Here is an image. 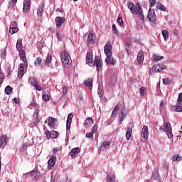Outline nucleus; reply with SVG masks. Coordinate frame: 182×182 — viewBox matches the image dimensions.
<instances>
[{
  "label": "nucleus",
  "instance_id": "obj_36",
  "mask_svg": "<svg viewBox=\"0 0 182 182\" xmlns=\"http://www.w3.org/2000/svg\"><path fill=\"white\" fill-rule=\"evenodd\" d=\"M114 175L109 173L107 176V182H114Z\"/></svg>",
  "mask_w": 182,
  "mask_h": 182
},
{
  "label": "nucleus",
  "instance_id": "obj_4",
  "mask_svg": "<svg viewBox=\"0 0 182 182\" xmlns=\"http://www.w3.org/2000/svg\"><path fill=\"white\" fill-rule=\"evenodd\" d=\"M159 130L165 132L168 139H173V128L169 122L164 123V125L159 127Z\"/></svg>",
  "mask_w": 182,
  "mask_h": 182
},
{
  "label": "nucleus",
  "instance_id": "obj_8",
  "mask_svg": "<svg viewBox=\"0 0 182 182\" xmlns=\"http://www.w3.org/2000/svg\"><path fill=\"white\" fill-rule=\"evenodd\" d=\"M58 123V119L53 117H48V125L52 129L56 128V124Z\"/></svg>",
  "mask_w": 182,
  "mask_h": 182
},
{
  "label": "nucleus",
  "instance_id": "obj_35",
  "mask_svg": "<svg viewBox=\"0 0 182 182\" xmlns=\"http://www.w3.org/2000/svg\"><path fill=\"white\" fill-rule=\"evenodd\" d=\"M173 161H182V156L180 155H175L172 157Z\"/></svg>",
  "mask_w": 182,
  "mask_h": 182
},
{
  "label": "nucleus",
  "instance_id": "obj_29",
  "mask_svg": "<svg viewBox=\"0 0 182 182\" xmlns=\"http://www.w3.org/2000/svg\"><path fill=\"white\" fill-rule=\"evenodd\" d=\"M92 124H93V119L92 118H87L84 122V125L86 127H90V126H92Z\"/></svg>",
  "mask_w": 182,
  "mask_h": 182
},
{
  "label": "nucleus",
  "instance_id": "obj_22",
  "mask_svg": "<svg viewBox=\"0 0 182 182\" xmlns=\"http://www.w3.org/2000/svg\"><path fill=\"white\" fill-rule=\"evenodd\" d=\"M42 99L44 102H49L50 100V93L43 91Z\"/></svg>",
  "mask_w": 182,
  "mask_h": 182
},
{
  "label": "nucleus",
  "instance_id": "obj_42",
  "mask_svg": "<svg viewBox=\"0 0 182 182\" xmlns=\"http://www.w3.org/2000/svg\"><path fill=\"white\" fill-rule=\"evenodd\" d=\"M163 83H164V85H170L171 83V78H164V79H163Z\"/></svg>",
  "mask_w": 182,
  "mask_h": 182
},
{
  "label": "nucleus",
  "instance_id": "obj_46",
  "mask_svg": "<svg viewBox=\"0 0 182 182\" xmlns=\"http://www.w3.org/2000/svg\"><path fill=\"white\" fill-rule=\"evenodd\" d=\"M93 134H95L92 132H87L86 134V137L87 139H93Z\"/></svg>",
  "mask_w": 182,
  "mask_h": 182
},
{
  "label": "nucleus",
  "instance_id": "obj_38",
  "mask_svg": "<svg viewBox=\"0 0 182 182\" xmlns=\"http://www.w3.org/2000/svg\"><path fill=\"white\" fill-rule=\"evenodd\" d=\"M42 63V58H37L34 62V65L36 66H39Z\"/></svg>",
  "mask_w": 182,
  "mask_h": 182
},
{
  "label": "nucleus",
  "instance_id": "obj_32",
  "mask_svg": "<svg viewBox=\"0 0 182 182\" xmlns=\"http://www.w3.org/2000/svg\"><path fill=\"white\" fill-rule=\"evenodd\" d=\"M105 61L107 63H110V65H114L116 63V60L114 58H112V56H109V58L107 57Z\"/></svg>",
  "mask_w": 182,
  "mask_h": 182
},
{
  "label": "nucleus",
  "instance_id": "obj_15",
  "mask_svg": "<svg viewBox=\"0 0 182 182\" xmlns=\"http://www.w3.org/2000/svg\"><path fill=\"white\" fill-rule=\"evenodd\" d=\"M55 21L56 26L58 28H60L62 26V23H65V19L64 17L57 16Z\"/></svg>",
  "mask_w": 182,
  "mask_h": 182
},
{
  "label": "nucleus",
  "instance_id": "obj_3",
  "mask_svg": "<svg viewBox=\"0 0 182 182\" xmlns=\"http://www.w3.org/2000/svg\"><path fill=\"white\" fill-rule=\"evenodd\" d=\"M61 62L66 68H70L72 66V58L69 53L67 51L61 52Z\"/></svg>",
  "mask_w": 182,
  "mask_h": 182
},
{
  "label": "nucleus",
  "instance_id": "obj_50",
  "mask_svg": "<svg viewBox=\"0 0 182 182\" xmlns=\"http://www.w3.org/2000/svg\"><path fill=\"white\" fill-rule=\"evenodd\" d=\"M36 90H38V92H41V90H42V87H41V85H39V84H38V82L33 86Z\"/></svg>",
  "mask_w": 182,
  "mask_h": 182
},
{
  "label": "nucleus",
  "instance_id": "obj_11",
  "mask_svg": "<svg viewBox=\"0 0 182 182\" xmlns=\"http://www.w3.org/2000/svg\"><path fill=\"white\" fill-rule=\"evenodd\" d=\"M133 133V124H129L127 128L126 132V139L127 140H129L132 138V134Z\"/></svg>",
  "mask_w": 182,
  "mask_h": 182
},
{
  "label": "nucleus",
  "instance_id": "obj_28",
  "mask_svg": "<svg viewBox=\"0 0 182 182\" xmlns=\"http://www.w3.org/2000/svg\"><path fill=\"white\" fill-rule=\"evenodd\" d=\"M16 48L18 52H21V50H23L22 49V39L19 38L17 40Z\"/></svg>",
  "mask_w": 182,
  "mask_h": 182
},
{
  "label": "nucleus",
  "instance_id": "obj_2",
  "mask_svg": "<svg viewBox=\"0 0 182 182\" xmlns=\"http://www.w3.org/2000/svg\"><path fill=\"white\" fill-rule=\"evenodd\" d=\"M86 62L89 66L96 65L97 72L102 70V60L99 59V57H96L95 62H93V54L91 52L87 53Z\"/></svg>",
  "mask_w": 182,
  "mask_h": 182
},
{
  "label": "nucleus",
  "instance_id": "obj_21",
  "mask_svg": "<svg viewBox=\"0 0 182 182\" xmlns=\"http://www.w3.org/2000/svg\"><path fill=\"white\" fill-rule=\"evenodd\" d=\"M84 84L87 87H90V89H92V87H93V78H87V80H85Z\"/></svg>",
  "mask_w": 182,
  "mask_h": 182
},
{
  "label": "nucleus",
  "instance_id": "obj_7",
  "mask_svg": "<svg viewBox=\"0 0 182 182\" xmlns=\"http://www.w3.org/2000/svg\"><path fill=\"white\" fill-rule=\"evenodd\" d=\"M31 5H32V2L31 1V0L23 1V14H28L29 11H31Z\"/></svg>",
  "mask_w": 182,
  "mask_h": 182
},
{
  "label": "nucleus",
  "instance_id": "obj_25",
  "mask_svg": "<svg viewBox=\"0 0 182 182\" xmlns=\"http://www.w3.org/2000/svg\"><path fill=\"white\" fill-rule=\"evenodd\" d=\"M79 153H80V149L79 148H73L70 152V156L71 157H75V156H76V154H79Z\"/></svg>",
  "mask_w": 182,
  "mask_h": 182
},
{
  "label": "nucleus",
  "instance_id": "obj_26",
  "mask_svg": "<svg viewBox=\"0 0 182 182\" xmlns=\"http://www.w3.org/2000/svg\"><path fill=\"white\" fill-rule=\"evenodd\" d=\"M161 34H162V36H163L164 41H168V37L170 36V33L167 30H166V29L163 30L161 31Z\"/></svg>",
  "mask_w": 182,
  "mask_h": 182
},
{
  "label": "nucleus",
  "instance_id": "obj_55",
  "mask_svg": "<svg viewBox=\"0 0 182 182\" xmlns=\"http://www.w3.org/2000/svg\"><path fill=\"white\" fill-rule=\"evenodd\" d=\"M159 108L161 110H164V101L161 102Z\"/></svg>",
  "mask_w": 182,
  "mask_h": 182
},
{
  "label": "nucleus",
  "instance_id": "obj_53",
  "mask_svg": "<svg viewBox=\"0 0 182 182\" xmlns=\"http://www.w3.org/2000/svg\"><path fill=\"white\" fill-rule=\"evenodd\" d=\"M18 2V0H11V1L10 2V4H11V6H16V3Z\"/></svg>",
  "mask_w": 182,
  "mask_h": 182
},
{
  "label": "nucleus",
  "instance_id": "obj_27",
  "mask_svg": "<svg viewBox=\"0 0 182 182\" xmlns=\"http://www.w3.org/2000/svg\"><path fill=\"white\" fill-rule=\"evenodd\" d=\"M12 25H16V22H14L11 24V27L9 28V32L11 35H14V33H16L18 32V28L16 27H12Z\"/></svg>",
  "mask_w": 182,
  "mask_h": 182
},
{
  "label": "nucleus",
  "instance_id": "obj_41",
  "mask_svg": "<svg viewBox=\"0 0 182 182\" xmlns=\"http://www.w3.org/2000/svg\"><path fill=\"white\" fill-rule=\"evenodd\" d=\"M110 146V141H105L103 142V144L101 146V149H105L106 147H109Z\"/></svg>",
  "mask_w": 182,
  "mask_h": 182
},
{
  "label": "nucleus",
  "instance_id": "obj_37",
  "mask_svg": "<svg viewBox=\"0 0 182 182\" xmlns=\"http://www.w3.org/2000/svg\"><path fill=\"white\" fill-rule=\"evenodd\" d=\"M6 95H10L12 93V87L9 85L6 86L5 88Z\"/></svg>",
  "mask_w": 182,
  "mask_h": 182
},
{
  "label": "nucleus",
  "instance_id": "obj_9",
  "mask_svg": "<svg viewBox=\"0 0 182 182\" xmlns=\"http://www.w3.org/2000/svg\"><path fill=\"white\" fill-rule=\"evenodd\" d=\"M112 49H113V48L110 43H107L105 46L104 51L107 58H110V56H112Z\"/></svg>",
  "mask_w": 182,
  "mask_h": 182
},
{
  "label": "nucleus",
  "instance_id": "obj_40",
  "mask_svg": "<svg viewBox=\"0 0 182 182\" xmlns=\"http://www.w3.org/2000/svg\"><path fill=\"white\" fill-rule=\"evenodd\" d=\"M159 68V72H163V70H166L167 69V66L164 64H158Z\"/></svg>",
  "mask_w": 182,
  "mask_h": 182
},
{
  "label": "nucleus",
  "instance_id": "obj_10",
  "mask_svg": "<svg viewBox=\"0 0 182 182\" xmlns=\"http://www.w3.org/2000/svg\"><path fill=\"white\" fill-rule=\"evenodd\" d=\"M55 164H56V156H53L48 161V170H52L55 167Z\"/></svg>",
  "mask_w": 182,
  "mask_h": 182
},
{
  "label": "nucleus",
  "instance_id": "obj_63",
  "mask_svg": "<svg viewBox=\"0 0 182 182\" xmlns=\"http://www.w3.org/2000/svg\"><path fill=\"white\" fill-rule=\"evenodd\" d=\"M31 106L36 107V102H33L31 104Z\"/></svg>",
  "mask_w": 182,
  "mask_h": 182
},
{
  "label": "nucleus",
  "instance_id": "obj_17",
  "mask_svg": "<svg viewBox=\"0 0 182 182\" xmlns=\"http://www.w3.org/2000/svg\"><path fill=\"white\" fill-rule=\"evenodd\" d=\"M171 112H182V104L176 102V105H172L171 107Z\"/></svg>",
  "mask_w": 182,
  "mask_h": 182
},
{
  "label": "nucleus",
  "instance_id": "obj_44",
  "mask_svg": "<svg viewBox=\"0 0 182 182\" xmlns=\"http://www.w3.org/2000/svg\"><path fill=\"white\" fill-rule=\"evenodd\" d=\"M177 102L178 105H182V92L178 95Z\"/></svg>",
  "mask_w": 182,
  "mask_h": 182
},
{
  "label": "nucleus",
  "instance_id": "obj_60",
  "mask_svg": "<svg viewBox=\"0 0 182 182\" xmlns=\"http://www.w3.org/2000/svg\"><path fill=\"white\" fill-rule=\"evenodd\" d=\"M5 145L0 141V149H4Z\"/></svg>",
  "mask_w": 182,
  "mask_h": 182
},
{
  "label": "nucleus",
  "instance_id": "obj_39",
  "mask_svg": "<svg viewBox=\"0 0 182 182\" xmlns=\"http://www.w3.org/2000/svg\"><path fill=\"white\" fill-rule=\"evenodd\" d=\"M125 117H126V115H124V112H122L119 117V123L120 124L123 123V120H124Z\"/></svg>",
  "mask_w": 182,
  "mask_h": 182
},
{
  "label": "nucleus",
  "instance_id": "obj_54",
  "mask_svg": "<svg viewBox=\"0 0 182 182\" xmlns=\"http://www.w3.org/2000/svg\"><path fill=\"white\" fill-rule=\"evenodd\" d=\"M96 132H97V125H94L92 127V132L95 134Z\"/></svg>",
  "mask_w": 182,
  "mask_h": 182
},
{
  "label": "nucleus",
  "instance_id": "obj_34",
  "mask_svg": "<svg viewBox=\"0 0 182 182\" xmlns=\"http://www.w3.org/2000/svg\"><path fill=\"white\" fill-rule=\"evenodd\" d=\"M159 68V64L154 65L151 70V72H152V73H157V72H160V69Z\"/></svg>",
  "mask_w": 182,
  "mask_h": 182
},
{
  "label": "nucleus",
  "instance_id": "obj_20",
  "mask_svg": "<svg viewBox=\"0 0 182 182\" xmlns=\"http://www.w3.org/2000/svg\"><path fill=\"white\" fill-rule=\"evenodd\" d=\"M136 60L139 65H141V63H143V62L144 61V54L143 53V52H140L138 53Z\"/></svg>",
  "mask_w": 182,
  "mask_h": 182
},
{
  "label": "nucleus",
  "instance_id": "obj_33",
  "mask_svg": "<svg viewBox=\"0 0 182 182\" xmlns=\"http://www.w3.org/2000/svg\"><path fill=\"white\" fill-rule=\"evenodd\" d=\"M50 63H52V56L48 55L46 59V66H50Z\"/></svg>",
  "mask_w": 182,
  "mask_h": 182
},
{
  "label": "nucleus",
  "instance_id": "obj_23",
  "mask_svg": "<svg viewBox=\"0 0 182 182\" xmlns=\"http://www.w3.org/2000/svg\"><path fill=\"white\" fill-rule=\"evenodd\" d=\"M45 8V4H41L37 9V16H42L43 15V9Z\"/></svg>",
  "mask_w": 182,
  "mask_h": 182
},
{
  "label": "nucleus",
  "instance_id": "obj_13",
  "mask_svg": "<svg viewBox=\"0 0 182 182\" xmlns=\"http://www.w3.org/2000/svg\"><path fill=\"white\" fill-rule=\"evenodd\" d=\"M23 75H25V68L23 63H20L18 68V77H23Z\"/></svg>",
  "mask_w": 182,
  "mask_h": 182
},
{
  "label": "nucleus",
  "instance_id": "obj_16",
  "mask_svg": "<svg viewBox=\"0 0 182 182\" xmlns=\"http://www.w3.org/2000/svg\"><path fill=\"white\" fill-rule=\"evenodd\" d=\"M39 109H36L35 110V112L33 115V122L34 124H38V123H39Z\"/></svg>",
  "mask_w": 182,
  "mask_h": 182
},
{
  "label": "nucleus",
  "instance_id": "obj_6",
  "mask_svg": "<svg viewBox=\"0 0 182 182\" xmlns=\"http://www.w3.org/2000/svg\"><path fill=\"white\" fill-rule=\"evenodd\" d=\"M45 134L46 135V137L48 140L50 139H58L59 137V133L58 131H46Z\"/></svg>",
  "mask_w": 182,
  "mask_h": 182
},
{
  "label": "nucleus",
  "instance_id": "obj_48",
  "mask_svg": "<svg viewBox=\"0 0 182 182\" xmlns=\"http://www.w3.org/2000/svg\"><path fill=\"white\" fill-rule=\"evenodd\" d=\"M139 92L141 96H144V92H146V87H142L139 89Z\"/></svg>",
  "mask_w": 182,
  "mask_h": 182
},
{
  "label": "nucleus",
  "instance_id": "obj_52",
  "mask_svg": "<svg viewBox=\"0 0 182 182\" xmlns=\"http://www.w3.org/2000/svg\"><path fill=\"white\" fill-rule=\"evenodd\" d=\"M152 178H154V180H157V178H159V172L154 173L152 175Z\"/></svg>",
  "mask_w": 182,
  "mask_h": 182
},
{
  "label": "nucleus",
  "instance_id": "obj_30",
  "mask_svg": "<svg viewBox=\"0 0 182 182\" xmlns=\"http://www.w3.org/2000/svg\"><path fill=\"white\" fill-rule=\"evenodd\" d=\"M0 141L3 143L5 146H6V143H8V136L6 135H1L0 138Z\"/></svg>",
  "mask_w": 182,
  "mask_h": 182
},
{
  "label": "nucleus",
  "instance_id": "obj_43",
  "mask_svg": "<svg viewBox=\"0 0 182 182\" xmlns=\"http://www.w3.org/2000/svg\"><path fill=\"white\" fill-rule=\"evenodd\" d=\"M30 175L31 177H33L34 178H36L38 177V171H31L30 172Z\"/></svg>",
  "mask_w": 182,
  "mask_h": 182
},
{
  "label": "nucleus",
  "instance_id": "obj_57",
  "mask_svg": "<svg viewBox=\"0 0 182 182\" xmlns=\"http://www.w3.org/2000/svg\"><path fill=\"white\" fill-rule=\"evenodd\" d=\"M66 93H68V87H63V94L66 95Z\"/></svg>",
  "mask_w": 182,
  "mask_h": 182
},
{
  "label": "nucleus",
  "instance_id": "obj_45",
  "mask_svg": "<svg viewBox=\"0 0 182 182\" xmlns=\"http://www.w3.org/2000/svg\"><path fill=\"white\" fill-rule=\"evenodd\" d=\"M29 83H31V86H34V85H36L38 82H36V80H35L34 78H30V79H29Z\"/></svg>",
  "mask_w": 182,
  "mask_h": 182
},
{
  "label": "nucleus",
  "instance_id": "obj_5",
  "mask_svg": "<svg viewBox=\"0 0 182 182\" xmlns=\"http://www.w3.org/2000/svg\"><path fill=\"white\" fill-rule=\"evenodd\" d=\"M147 18L149 21L152 23H156L157 22V18L156 17V12L154 11V9H149Z\"/></svg>",
  "mask_w": 182,
  "mask_h": 182
},
{
  "label": "nucleus",
  "instance_id": "obj_1",
  "mask_svg": "<svg viewBox=\"0 0 182 182\" xmlns=\"http://www.w3.org/2000/svg\"><path fill=\"white\" fill-rule=\"evenodd\" d=\"M128 8L132 14L139 16L141 21H144V14L143 13V8L140 4L136 3L135 5L132 2L128 3Z\"/></svg>",
  "mask_w": 182,
  "mask_h": 182
},
{
  "label": "nucleus",
  "instance_id": "obj_61",
  "mask_svg": "<svg viewBox=\"0 0 182 182\" xmlns=\"http://www.w3.org/2000/svg\"><path fill=\"white\" fill-rule=\"evenodd\" d=\"M164 168H166L167 170L168 168V164H165L164 165Z\"/></svg>",
  "mask_w": 182,
  "mask_h": 182
},
{
  "label": "nucleus",
  "instance_id": "obj_12",
  "mask_svg": "<svg viewBox=\"0 0 182 182\" xmlns=\"http://www.w3.org/2000/svg\"><path fill=\"white\" fill-rule=\"evenodd\" d=\"M141 136L145 140L149 139V127L147 126H144L142 128L141 132Z\"/></svg>",
  "mask_w": 182,
  "mask_h": 182
},
{
  "label": "nucleus",
  "instance_id": "obj_47",
  "mask_svg": "<svg viewBox=\"0 0 182 182\" xmlns=\"http://www.w3.org/2000/svg\"><path fill=\"white\" fill-rule=\"evenodd\" d=\"M117 22L119 23V25H120V26H122V25H123V18L118 17Z\"/></svg>",
  "mask_w": 182,
  "mask_h": 182
},
{
  "label": "nucleus",
  "instance_id": "obj_49",
  "mask_svg": "<svg viewBox=\"0 0 182 182\" xmlns=\"http://www.w3.org/2000/svg\"><path fill=\"white\" fill-rule=\"evenodd\" d=\"M156 5V0H149V6L150 8H153Z\"/></svg>",
  "mask_w": 182,
  "mask_h": 182
},
{
  "label": "nucleus",
  "instance_id": "obj_56",
  "mask_svg": "<svg viewBox=\"0 0 182 182\" xmlns=\"http://www.w3.org/2000/svg\"><path fill=\"white\" fill-rule=\"evenodd\" d=\"M56 36L58 41H62V35L60 33H56Z\"/></svg>",
  "mask_w": 182,
  "mask_h": 182
},
{
  "label": "nucleus",
  "instance_id": "obj_59",
  "mask_svg": "<svg viewBox=\"0 0 182 182\" xmlns=\"http://www.w3.org/2000/svg\"><path fill=\"white\" fill-rule=\"evenodd\" d=\"M117 114V111H115L114 109L112 111V117H114Z\"/></svg>",
  "mask_w": 182,
  "mask_h": 182
},
{
  "label": "nucleus",
  "instance_id": "obj_31",
  "mask_svg": "<svg viewBox=\"0 0 182 182\" xmlns=\"http://www.w3.org/2000/svg\"><path fill=\"white\" fill-rule=\"evenodd\" d=\"M152 59L154 62H159V60H163V59H164V57L154 54L152 56Z\"/></svg>",
  "mask_w": 182,
  "mask_h": 182
},
{
  "label": "nucleus",
  "instance_id": "obj_18",
  "mask_svg": "<svg viewBox=\"0 0 182 182\" xmlns=\"http://www.w3.org/2000/svg\"><path fill=\"white\" fill-rule=\"evenodd\" d=\"M72 119H73V114L72 113H70L68 115V119L66 122L67 130H70V125L72 124Z\"/></svg>",
  "mask_w": 182,
  "mask_h": 182
},
{
  "label": "nucleus",
  "instance_id": "obj_62",
  "mask_svg": "<svg viewBox=\"0 0 182 182\" xmlns=\"http://www.w3.org/2000/svg\"><path fill=\"white\" fill-rule=\"evenodd\" d=\"M119 105H117V106L114 107V110H115V112H117V110H119Z\"/></svg>",
  "mask_w": 182,
  "mask_h": 182
},
{
  "label": "nucleus",
  "instance_id": "obj_24",
  "mask_svg": "<svg viewBox=\"0 0 182 182\" xmlns=\"http://www.w3.org/2000/svg\"><path fill=\"white\" fill-rule=\"evenodd\" d=\"M156 9H159V11H162L163 12H167V9L161 2L156 3Z\"/></svg>",
  "mask_w": 182,
  "mask_h": 182
},
{
  "label": "nucleus",
  "instance_id": "obj_19",
  "mask_svg": "<svg viewBox=\"0 0 182 182\" xmlns=\"http://www.w3.org/2000/svg\"><path fill=\"white\" fill-rule=\"evenodd\" d=\"M87 42L88 43H95V32L94 31H90L88 34L87 38Z\"/></svg>",
  "mask_w": 182,
  "mask_h": 182
},
{
  "label": "nucleus",
  "instance_id": "obj_51",
  "mask_svg": "<svg viewBox=\"0 0 182 182\" xmlns=\"http://www.w3.org/2000/svg\"><path fill=\"white\" fill-rule=\"evenodd\" d=\"M112 31H114V33L115 35H117L119 31H117V28H116V24L112 25Z\"/></svg>",
  "mask_w": 182,
  "mask_h": 182
},
{
  "label": "nucleus",
  "instance_id": "obj_58",
  "mask_svg": "<svg viewBox=\"0 0 182 182\" xmlns=\"http://www.w3.org/2000/svg\"><path fill=\"white\" fill-rule=\"evenodd\" d=\"M180 33L178 32V30L177 29H173V35L177 36Z\"/></svg>",
  "mask_w": 182,
  "mask_h": 182
},
{
  "label": "nucleus",
  "instance_id": "obj_64",
  "mask_svg": "<svg viewBox=\"0 0 182 182\" xmlns=\"http://www.w3.org/2000/svg\"><path fill=\"white\" fill-rule=\"evenodd\" d=\"M14 102H15L16 103H18V99L14 98Z\"/></svg>",
  "mask_w": 182,
  "mask_h": 182
},
{
  "label": "nucleus",
  "instance_id": "obj_14",
  "mask_svg": "<svg viewBox=\"0 0 182 182\" xmlns=\"http://www.w3.org/2000/svg\"><path fill=\"white\" fill-rule=\"evenodd\" d=\"M19 53V57L21 60H22V62H23L25 65H28V61L26 60V53L25 52V50H21L18 51Z\"/></svg>",
  "mask_w": 182,
  "mask_h": 182
}]
</instances>
